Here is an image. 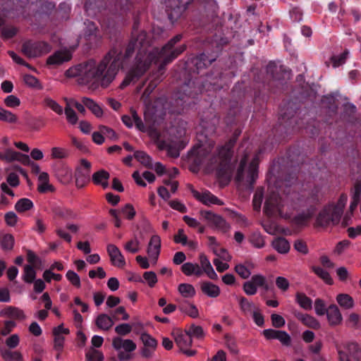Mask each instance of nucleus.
I'll list each match as a JSON object with an SVG mask.
<instances>
[{
  "label": "nucleus",
  "mask_w": 361,
  "mask_h": 361,
  "mask_svg": "<svg viewBox=\"0 0 361 361\" xmlns=\"http://www.w3.org/2000/svg\"><path fill=\"white\" fill-rule=\"evenodd\" d=\"M176 44V42H175L173 38H171L161 49L158 47L152 49V51H157L159 54L157 56L160 60H161V62L159 66V71L164 70L168 63H171L185 50V44H182L178 47L174 48Z\"/></svg>",
  "instance_id": "nucleus-6"
},
{
  "label": "nucleus",
  "mask_w": 361,
  "mask_h": 361,
  "mask_svg": "<svg viewBox=\"0 0 361 361\" xmlns=\"http://www.w3.org/2000/svg\"><path fill=\"white\" fill-rule=\"evenodd\" d=\"M121 212L126 216V218L128 220H132L134 219L136 212L133 206V204L128 203L126 204L121 210Z\"/></svg>",
  "instance_id": "nucleus-62"
},
{
  "label": "nucleus",
  "mask_w": 361,
  "mask_h": 361,
  "mask_svg": "<svg viewBox=\"0 0 361 361\" xmlns=\"http://www.w3.org/2000/svg\"><path fill=\"white\" fill-rule=\"evenodd\" d=\"M239 306L241 311L245 314L252 313V310L254 311L257 309L253 302H250L247 298L243 296L240 297L239 299Z\"/></svg>",
  "instance_id": "nucleus-48"
},
{
  "label": "nucleus",
  "mask_w": 361,
  "mask_h": 361,
  "mask_svg": "<svg viewBox=\"0 0 361 361\" xmlns=\"http://www.w3.org/2000/svg\"><path fill=\"white\" fill-rule=\"evenodd\" d=\"M157 51H150L148 54L137 51L134 63L129 69L124 80L120 85L121 89H124L131 82H137L149 70L152 63H157L161 61L157 55Z\"/></svg>",
  "instance_id": "nucleus-3"
},
{
  "label": "nucleus",
  "mask_w": 361,
  "mask_h": 361,
  "mask_svg": "<svg viewBox=\"0 0 361 361\" xmlns=\"http://www.w3.org/2000/svg\"><path fill=\"white\" fill-rule=\"evenodd\" d=\"M341 349L348 353V356H349L350 360L353 359L355 361H361V348L357 343L354 342L348 343L343 348L341 347Z\"/></svg>",
  "instance_id": "nucleus-30"
},
{
  "label": "nucleus",
  "mask_w": 361,
  "mask_h": 361,
  "mask_svg": "<svg viewBox=\"0 0 361 361\" xmlns=\"http://www.w3.org/2000/svg\"><path fill=\"white\" fill-rule=\"evenodd\" d=\"M178 290L184 298H192L196 293L193 286L189 283H180Z\"/></svg>",
  "instance_id": "nucleus-47"
},
{
  "label": "nucleus",
  "mask_w": 361,
  "mask_h": 361,
  "mask_svg": "<svg viewBox=\"0 0 361 361\" xmlns=\"http://www.w3.org/2000/svg\"><path fill=\"white\" fill-rule=\"evenodd\" d=\"M191 192L197 200L202 202L205 205L216 204L222 205L223 202L219 200L216 196L214 195L212 192L208 190L204 191L202 193L199 192L195 189H192Z\"/></svg>",
  "instance_id": "nucleus-18"
},
{
  "label": "nucleus",
  "mask_w": 361,
  "mask_h": 361,
  "mask_svg": "<svg viewBox=\"0 0 361 361\" xmlns=\"http://www.w3.org/2000/svg\"><path fill=\"white\" fill-rule=\"evenodd\" d=\"M263 335L268 340L277 339L286 346H289L291 343L290 335L284 331L267 329L263 331Z\"/></svg>",
  "instance_id": "nucleus-16"
},
{
  "label": "nucleus",
  "mask_w": 361,
  "mask_h": 361,
  "mask_svg": "<svg viewBox=\"0 0 361 361\" xmlns=\"http://www.w3.org/2000/svg\"><path fill=\"white\" fill-rule=\"evenodd\" d=\"M336 301L338 305L345 309H350L354 306L353 298L346 293H340L336 296Z\"/></svg>",
  "instance_id": "nucleus-42"
},
{
  "label": "nucleus",
  "mask_w": 361,
  "mask_h": 361,
  "mask_svg": "<svg viewBox=\"0 0 361 361\" xmlns=\"http://www.w3.org/2000/svg\"><path fill=\"white\" fill-rule=\"evenodd\" d=\"M312 271L322 279L326 284L332 285L334 280L330 276L329 273L319 267H312Z\"/></svg>",
  "instance_id": "nucleus-46"
},
{
  "label": "nucleus",
  "mask_w": 361,
  "mask_h": 361,
  "mask_svg": "<svg viewBox=\"0 0 361 361\" xmlns=\"http://www.w3.org/2000/svg\"><path fill=\"white\" fill-rule=\"evenodd\" d=\"M0 353L6 361H24L22 353L18 350L2 348L0 350Z\"/></svg>",
  "instance_id": "nucleus-35"
},
{
  "label": "nucleus",
  "mask_w": 361,
  "mask_h": 361,
  "mask_svg": "<svg viewBox=\"0 0 361 361\" xmlns=\"http://www.w3.org/2000/svg\"><path fill=\"white\" fill-rule=\"evenodd\" d=\"M190 3V1L182 3L179 0H169L166 12L168 18L172 23L176 22L182 16Z\"/></svg>",
  "instance_id": "nucleus-13"
},
{
  "label": "nucleus",
  "mask_w": 361,
  "mask_h": 361,
  "mask_svg": "<svg viewBox=\"0 0 361 361\" xmlns=\"http://www.w3.org/2000/svg\"><path fill=\"white\" fill-rule=\"evenodd\" d=\"M144 282L146 281L148 286L153 288L157 283V274L154 271H145L143 274Z\"/></svg>",
  "instance_id": "nucleus-61"
},
{
  "label": "nucleus",
  "mask_w": 361,
  "mask_h": 361,
  "mask_svg": "<svg viewBox=\"0 0 361 361\" xmlns=\"http://www.w3.org/2000/svg\"><path fill=\"white\" fill-rule=\"evenodd\" d=\"M106 250L113 265L118 267H123L126 265L125 258L117 246L109 244Z\"/></svg>",
  "instance_id": "nucleus-19"
},
{
  "label": "nucleus",
  "mask_w": 361,
  "mask_h": 361,
  "mask_svg": "<svg viewBox=\"0 0 361 361\" xmlns=\"http://www.w3.org/2000/svg\"><path fill=\"white\" fill-rule=\"evenodd\" d=\"M197 143L188 153V158H205L212 151L215 142L212 138H207L202 134L197 135Z\"/></svg>",
  "instance_id": "nucleus-7"
},
{
  "label": "nucleus",
  "mask_w": 361,
  "mask_h": 361,
  "mask_svg": "<svg viewBox=\"0 0 361 361\" xmlns=\"http://www.w3.org/2000/svg\"><path fill=\"white\" fill-rule=\"evenodd\" d=\"M87 361H103V354L94 348H92L89 350L85 355Z\"/></svg>",
  "instance_id": "nucleus-57"
},
{
  "label": "nucleus",
  "mask_w": 361,
  "mask_h": 361,
  "mask_svg": "<svg viewBox=\"0 0 361 361\" xmlns=\"http://www.w3.org/2000/svg\"><path fill=\"white\" fill-rule=\"evenodd\" d=\"M71 58L72 54L68 50L56 51L47 58V64L59 66L64 62L69 61Z\"/></svg>",
  "instance_id": "nucleus-20"
},
{
  "label": "nucleus",
  "mask_w": 361,
  "mask_h": 361,
  "mask_svg": "<svg viewBox=\"0 0 361 361\" xmlns=\"http://www.w3.org/2000/svg\"><path fill=\"white\" fill-rule=\"evenodd\" d=\"M64 111L68 122L72 125L76 124L78 120V116L68 104H66Z\"/></svg>",
  "instance_id": "nucleus-58"
},
{
  "label": "nucleus",
  "mask_w": 361,
  "mask_h": 361,
  "mask_svg": "<svg viewBox=\"0 0 361 361\" xmlns=\"http://www.w3.org/2000/svg\"><path fill=\"white\" fill-rule=\"evenodd\" d=\"M216 119L215 116H214L210 120H207L205 118H202L200 121V126L202 130L197 134H202L207 138H211V136L214 135L216 130Z\"/></svg>",
  "instance_id": "nucleus-22"
},
{
  "label": "nucleus",
  "mask_w": 361,
  "mask_h": 361,
  "mask_svg": "<svg viewBox=\"0 0 361 361\" xmlns=\"http://www.w3.org/2000/svg\"><path fill=\"white\" fill-rule=\"evenodd\" d=\"M130 111L136 128L140 131L145 132L146 130L145 126L144 125L141 118L138 116L136 110L133 108H130Z\"/></svg>",
  "instance_id": "nucleus-60"
},
{
  "label": "nucleus",
  "mask_w": 361,
  "mask_h": 361,
  "mask_svg": "<svg viewBox=\"0 0 361 361\" xmlns=\"http://www.w3.org/2000/svg\"><path fill=\"white\" fill-rule=\"evenodd\" d=\"M121 51L113 48L104 56L96 66L95 61L87 62L82 71V80L84 83L92 80L99 82L103 87H107L115 79L119 69L122 68Z\"/></svg>",
  "instance_id": "nucleus-2"
},
{
  "label": "nucleus",
  "mask_w": 361,
  "mask_h": 361,
  "mask_svg": "<svg viewBox=\"0 0 361 361\" xmlns=\"http://www.w3.org/2000/svg\"><path fill=\"white\" fill-rule=\"evenodd\" d=\"M140 163L147 169L154 170L159 176L166 174L167 169L160 162L153 163L152 159H141Z\"/></svg>",
  "instance_id": "nucleus-33"
},
{
  "label": "nucleus",
  "mask_w": 361,
  "mask_h": 361,
  "mask_svg": "<svg viewBox=\"0 0 361 361\" xmlns=\"http://www.w3.org/2000/svg\"><path fill=\"white\" fill-rule=\"evenodd\" d=\"M158 148L160 150H166L167 155L171 158H177L179 157L180 151L183 147L180 142L161 141L158 143Z\"/></svg>",
  "instance_id": "nucleus-21"
},
{
  "label": "nucleus",
  "mask_w": 361,
  "mask_h": 361,
  "mask_svg": "<svg viewBox=\"0 0 361 361\" xmlns=\"http://www.w3.org/2000/svg\"><path fill=\"white\" fill-rule=\"evenodd\" d=\"M91 163L87 159H81L75 168L74 177L78 188H83L90 181Z\"/></svg>",
  "instance_id": "nucleus-10"
},
{
  "label": "nucleus",
  "mask_w": 361,
  "mask_h": 361,
  "mask_svg": "<svg viewBox=\"0 0 361 361\" xmlns=\"http://www.w3.org/2000/svg\"><path fill=\"white\" fill-rule=\"evenodd\" d=\"M349 51L345 49L343 52L340 55H334L331 56L330 61L334 68H337L344 64L348 56Z\"/></svg>",
  "instance_id": "nucleus-45"
},
{
  "label": "nucleus",
  "mask_w": 361,
  "mask_h": 361,
  "mask_svg": "<svg viewBox=\"0 0 361 361\" xmlns=\"http://www.w3.org/2000/svg\"><path fill=\"white\" fill-rule=\"evenodd\" d=\"M131 40H134L135 44L138 46V51H142V54H147V48L149 47V39L147 33L145 30L135 33V35H132Z\"/></svg>",
  "instance_id": "nucleus-24"
},
{
  "label": "nucleus",
  "mask_w": 361,
  "mask_h": 361,
  "mask_svg": "<svg viewBox=\"0 0 361 361\" xmlns=\"http://www.w3.org/2000/svg\"><path fill=\"white\" fill-rule=\"evenodd\" d=\"M322 105L324 109H326V113L332 116L336 115L338 110V106L336 103V99L332 97H325L322 99Z\"/></svg>",
  "instance_id": "nucleus-38"
},
{
  "label": "nucleus",
  "mask_w": 361,
  "mask_h": 361,
  "mask_svg": "<svg viewBox=\"0 0 361 361\" xmlns=\"http://www.w3.org/2000/svg\"><path fill=\"white\" fill-rule=\"evenodd\" d=\"M14 237L13 235L7 233L4 235L0 240V245L4 250H11L14 245Z\"/></svg>",
  "instance_id": "nucleus-49"
},
{
  "label": "nucleus",
  "mask_w": 361,
  "mask_h": 361,
  "mask_svg": "<svg viewBox=\"0 0 361 361\" xmlns=\"http://www.w3.org/2000/svg\"><path fill=\"white\" fill-rule=\"evenodd\" d=\"M295 301L300 307L305 310H310L312 308V300L304 293L298 292L295 295Z\"/></svg>",
  "instance_id": "nucleus-41"
},
{
  "label": "nucleus",
  "mask_w": 361,
  "mask_h": 361,
  "mask_svg": "<svg viewBox=\"0 0 361 361\" xmlns=\"http://www.w3.org/2000/svg\"><path fill=\"white\" fill-rule=\"evenodd\" d=\"M51 50V46L44 41L25 42L21 47L22 53L28 58H36L47 54Z\"/></svg>",
  "instance_id": "nucleus-8"
},
{
  "label": "nucleus",
  "mask_w": 361,
  "mask_h": 361,
  "mask_svg": "<svg viewBox=\"0 0 361 361\" xmlns=\"http://www.w3.org/2000/svg\"><path fill=\"white\" fill-rule=\"evenodd\" d=\"M43 104L47 107L51 109L52 111L56 112L59 115H61L63 114V108L62 106L56 102L55 100L52 99L50 97H45L43 100Z\"/></svg>",
  "instance_id": "nucleus-52"
},
{
  "label": "nucleus",
  "mask_w": 361,
  "mask_h": 361,
  "mask_svg": "<svg viewBox=\"0 0 361 361\" xmlns=\"http://www.w3.org/2000/svg\"><path fill=\"white\" fill-rule=\"evenodd\" d=\"M360 195H361V181L357 180L354 185L352 201H351L350 205V210L351 211V212H353L357 207V205L360 202Z\"/></svg>",
  "instance_id": "nucleus-40"
},
{
  "label": "nucleus",
  "mask_w": 361,
  "mask_h": 361,
  "mask_svg": "<svg viewBox=\"0 0 361 361\" xmlns=\"http://www.w3.org/2000/svg\"><path fill=\"white\" fill-rule=\"evenodd\" d=\"M273 247L281 254H286L290 250L289 242L283 237H278L272 242Z\"/></svg>",
  "instance_id": "nucleus-36"
},
{
  "label": "nucleus",
  "mask_w": 361,
  "mask_h": 361,
  "mask_svg": "<svg viewBox=\"0 0 361 361\" xmlns=\"http://www.w3.org/2000/svg\"><path fill=\"white\" fill-rule=\"evenodd\" d=\"M36 271L32 265H25L23 279L25 283H32L35 281Z\"/></svg>",
  "instance_id": "nucleus-50"
},
{
  "label": "nucleus",
  "mask_w": 361,
  "mask_h": 361,
  "mask_svg": "<svg viewBox=\"0 0 361 361\" xmlns=\"http://www.w3.org/2000/svg\"><path fill=\"white\" fill-rule=\"evenodd\" d=\"M267 72L275 80H283L290 77V72L283 66L272 61L267 65Z\"/></svg>",
  "instance_id": "nucleus-15"
},
{
  "label": "nucleus",
  "mask_w": 361,
  "mask_h": 361,
  "mask_svg": "<svg viewBox=\"0 0 361 361\" xmlns=\"http://www.w3.org/2000/svg\"><path fill=\"white\" fill-rule=\"evenodd\" d=\"M112 345L116 350L119 351L118 358L121 361H126L130 359V355L121 351V348H123L126 353L133 352L136 349V344L132 340H123L118 336L113 338Z\"/></svg>",
  "instance_id": "nucleus-11"
},
{
  "label": "nucleus",
  "mask_w": 361,
  "mask_h": 361,
  "mask_svg": "<svg viewBox=\"0 0 361 361\" xmlns=\"http://www.w3.org/2000/svg\"><path fill=\"white\" fill-rule=\"evenodd\" d=\"M147 251L150 257L157 260L161 251V238L158 235L151 237Z\"/></svg>",
  "instance_id": "nucleus-25"
},
{
  "label": "nucleus",
  "mask_w": 361,
  "mask_h": 361,
  "mask_svg": "<svg viewBox=\"0 0 361 361\" xmlns=\"http://www.w3.org/2000/svg\"><path fill=\"white\" fill-rule=\"evenodd\" d=\"M192 159L189 169L197 173L203 164L206 173L215 172L219 178L229 182L235 171V181L238 185L244 183L249 190H253L258 178L259 164L260 159Z\"/></svg>",
  "instance_id": "nucleus-1"
},
{
  "label": "nucleus",
  "mask_w": 361,
  "mask_h": 361,
  "mask_svg": "<svg viewBox=\"0 0 361 361\" xmlns=\"http://www.w3.org/2000/svg\"><path fill=\"white\" fill-rule=\"evenodd\" d=\"M0 316L14 319H24L25 316L23 311L18 307L8 306L0 312Z\"/></svg>",
  "instance_id": "nucleus-29"
},
{
  "label": "nucleus",
  "mask_w": 361,
  "mask_h": 361,
  "mask_svg": "<svg viewBox=\"0 0 361 361\" xmlns=\"http://www.w3.org/2000/svg\"><path fill=\"white\" fill-rule=\"evenodd\" d=\"M175 341L181 349H183V347L191 346L192 343V340L188 332H187V330L185 331V333L181 331L178 332L175 336Z\"/></svg>",
  "instance_id": "nucleus-39"
},
{
  "label": "nucleus",
  "mask_w": 361,
  "mask_h": 361,
  "mask_svg": "<svg viewBox=\"0 0 361 361\" xmlns=\"http://www.w3.org/2000/svg\"><path fill=\"white\" fill-rule=\"evenodd\" d=\"M4 102L5 105L8 108H16L20 106V101L16 96L11 94L6 97Z\"/></svg>",
  "instance_id": "nucleus-63"
},
{
  "label": "nucleus",
  "mask_w": 361,
  "mask_h": 361,
  "mask_svg": "<svg viewBox=\"0 0 361 361\" xmlns=\"http://www.w3.org/2000/svg\"><path fill=\"white\" fill-rule=\"evenodd\" d=\"M295 159H273L267 172L269 178H274V181L284 182L286 185H290L297 178L299 171Z\"/></svg>",
  "instance_id": "nucleus-4"
},
{
  "label": "nucleus",
  "mask_w": 361,
  "mask_h": 361,
  "mask_svg": "<svg viewBox=\"0 0 361 361\" xmlns=\"http://www.w3.org/2000/svg\"><path fill=\"white\" fill-rule=\"evenodd\" d=\"M347 200V195L341 194L336 204H331L324 207L318 214L317 223L322 226H327L331 223L334 225L338 224L343 213Z\"/></svg>",
  "instance_id": "nucleus-5"
},
{
  "label": "nucleus",
  "mask_w": 361,
  "mask_h": 361,
  "mask_svg": "<svg viewBox=\"0 0 361 361\" xmlns=\"http://www.w3.org/2000/svg\"><path fill=\"white\" fill-rule=\"evenodd\" d=\"M182 272L188 276L195 275L200 277L203 274V270L197 263L185 262L181 266Z\"/></svg>",
  "instance_id": "nucleus-31"
},
{
  "label": "nucleus",
  "mask_w": 361,
  "mask_h": 361,
  "mask_svg": "<svg viewBox=\"0 0 361 361\" xmlns=\"http://www.w3.org/2000/svg\"><path fill=\"white\" fill-rule=\"evenodd\" d=\"M23 80L26 85H27L30 87L36 88L38 90L42 89V85L40 83L39 80L32 75H25L23 77Z\"/></svg>",
  "instance_id": "nucleus-53"
},
{
  "label": "nucleus",
  "mask_w": 361,
  "mask_h": 361,
  "mask_svg": "<svg viewBox=\"0 0 361 361\" xmlns=\"http://www.w3.org/2000/svg\"><path fill=\"white\" fill-rule=\"evenodd\" d=\"M140 339L145 347L150 348L151 349L154 350L157 345V340L147 333H142L140 336Z\"/></svg>",
  "instance_id": "nucleus-54"
},
{
  "label": "nucleus",
  "mask_w": 361,
  "mask_h": 361,
  "mask_svg": "<svg viewBox=\"0 0 361 361\" xmlns=\"http://www.w3.org/2000/svg\"><path fill=\"white\" fill-rule=\"evenodd\" d=\"M200 215L208 222L209 225L214 226L219 229L226 231L229 228L228 224L222 216L216 214L212 212L201 210Z\"/></svg>",
  "instance_id": "nucleus-14"
},
{
  "label": "nucleus",
  "mask_w": 361,
  "mask_h": 361,
  "mask_svg": "<svg viewBox=\"0 0 361 361\" xmlns=\"http://www.w3.org/2000/svg\"><path fill=\"white\" fill-rule=\"evenodd\" d=\"M187 332H188L191 338L195 337L198 339H201L204 336V332L202 326L195 324L190 325L188 329H187Z\"/></svg>",
  "instance_id": "nucleus-56"
},
{
  "label": "nucleus",
  "mask_w": 361,
  "mask_h": 361,
  "mask_svg": "<svg viewBox=\"0 0 361 361\" xmlns=\"http://www.w3.org/2000/svg\"><path fill=\"white\" fill-rule=\"evenodd\" d=\"M32 202L28 198H21L15 204V209L18 212H25L33 207Z\"/></svg>",
  "instance_id": "nucleus-44"
},
{
  "label": "nucleus",
  "mask_w": 361,
  "mask_h": 361,
  "mask_svg": "<svg viewBox=\"0 0 361 361\" xmlns=\"http://www.w3.org/2000/svg\"><path fill=\"white\" fill-rule=\"evenodd\" d=\"M237 136L234 135L224 145L217 148L219 158H232L233 147L236 143Z\"/></svg>",
  "instance_id": "nucleus-23"
},
{
  "label": "nucleus",
  "mask_w": 361,
  "mask_h": 361,
  "mask_svg": "<svg viewBox=\"0 0 361 361\" xmlns=\"http://www.w3.org/2000/svg\"><path fill=\"white\" fill-rule=\"evenodd\" d=\"M82 102L97 117L99 118V117L102 116V115H103L102 109L93 99L88 98V97H82Z\"/></svg>",
  "instance_id": "nucleus-37"
},
{
  "label": "nucleus",
  "mask_w": 361,
  "mask_h": 361,
  "mask_svg": "<svg viewBox=\"0 0 361 361\" xmlns=\"http://www.w3.org/2000/svg\"><path fill=\"white\" fill-rule=\"evenodd\" d=\"M111 317L106 314H100L97 316L95 324L97 326L104 331L109 330L114 325V322Z\"/></svg>",
  "instance_id": "nucleus-34"
},
{
  "label": "nucleus",
  "mask_w": 361,
  "mask_h": 361,
  "mask_svg": "<svg viewBox=\"0 0 361 361\" xmlns=\"http://www.w3.org/2000/svg\"><path fill=\"white\" fill-rule=\"evenodd\" d=\"M250 242L257 248L264 246V240L259 233H253L250 237Z\"/></svg>",
  "instance_id": "nucleus-59"
},
{
  "label": "nucleus",
  "mask_w": 361,
  "mask_h": 361,
  "mask_svg": "<svg viewBox=\"0 0 361 361\" xmlns=\"http://www.w3.org/2000/svg\"><path fill=\"white\" fill-rule=\"evenodd\" d=\"M180 311L187 314L192 318H197L199 315L198 310L196 306L191 303H182L178 307Z\"/></svg>",
  "instance_id": "nucleus-43"
},
{
  "label": "nucleus",
  "mask_w": 361,
  "mask_h": 361,
  "mask_svg": "<svg viewBox=\"0 0 361 361\" xmlns=\"http://www.w3.org/2000/svg\"><path fill=\"white\" fill-rule=\"evenodd\" d=\"M124 249L128 252L137 253L140 250V241L137 238L131 239L124 245Z\"/></svg>",
  "instance_id": "nucleus-55"
},
{
  "label": "nucleus",
  "mask_w": 361,
  "mask_h": 361,
  "mask_svg": "<svg viewBox=\"0 0 361 361\" xmlns=\"http://www.w3.org/2000/svg\"><path fill=\"white\" fill-rule=\"evenodd\" d=\"M110 178L109 173L104 170L100 169L92 174V179L94 184L101 185L104 189L109 187V179Z\"/></svg>",
  "instance_id": "nucleus-27"
},
{
  "label": "nucleus",
  "mask_w": 361,
  "mask_h": 361,
  "mask_svg": "<svg viewBox=\"0 0 361 361\" xmlns=\"http://www.w3.org/2000/svg\"><path fill=\"white\" fill-rule=\"evenodd\" d=\"M201 290L204 295L210 298H216L220 295L219 287L209 281L201 283Z\"/></svg>",
  "instance_id": "nucleus-32"
},
{
  "label": "nucleus",
  "mask_w": 361,
  "mask_h": 361,
  "mask_svg": "<svg viewBox=\"0 0 361 361\" xmlns=\"http://www.w3.org/2000/svg\"><path fill=\"white\" fill-rule=\"evenodd\" d=\"M0 121L10 123H16L18 121V116L0 106Z\"/></svg>",
  "instance_id": "nucleus-51"
},
{
  "label": "nucleus",
  "mask_w": 361,
  "mask_h": 361,
  "mask_svg": "<svg viewBox=\"0 0 361 361\" xmlns=\"http://www.w3.org/2000/svg\"><path fill=\"white\" fill-rule=\"evenodd\" d=\"M217 58L218 55L216 54L204 51L192 57L190 63L192 66L193 71L198 74L209 68Z\"/></svg>",
  "instance_id": "nucleus-9"
},
{
  "label": "nucleus",
  "mask_w": 361,
  "mask_h": 361,
  "mask_svg": "<svg viewBox=\"0 0 361 361\" xmlns=\"http://www.w3.org/2000/svg\"><path fill=\"white\" fill-rule=\"evenodd\" d=\"M325 314H326L331 326H336L341 323L343 317L338 307L336 305H329Z\"/></svg>",
  "instance_id": "nucleus-26"
},
{
  "label": "nucleus",
  "mask_w": 361,
  "mask_h": 361,
  "mask_svg": "<svg viewBox=\"0 0 361 361\" xmlns=\"http://www.w3.org/2000/svg\"><path fill=\"white\" fill-rule=\"evenodd\" d=\"M264 212L267 216H275L283 214L281 197L276 193H271L265 200Z\"/></svg>",
  "instance_id": "nucleus-12"
},
{
  "label": "nucleus",
  "mask_w": 361,
  "mask_h": 361,
  "mask_svg": "<svg viewBox=\"0 0 361 361\" xmlns=\"http://www.w3.org/2000/svg\"><path fill=\"white\" fill-rule=\"evenodd\" d=\"M235 272L243 279H248L251 271L243 264H239L235 267Z\"/></svg>",
  "instance_id": "nucleus-64"
},
{
  "label": "nucleus",
  "mask_w": 361,
  "mask_h": 361,
  "mask_svg": "<svg viewBox=\"0 0 361 361\" xmlns=\"http://www.w3.org/2000/svg\"><path fill=\"white\" fill-rule=\"evenodd\" d=\"M298 109V105L293 102L288 101L285 102L280 110L279 121L281 123H286L293 118Z\"/></svg>",
  "instance_id": "nucleus-17"
},
{
  "label": "nucleus",
  "mask_w": 361,
  "mask_h": 361,
  "mask_svg": "<svg viewBox=\"0 0 361 361\" xmlns=\"http://www.w3.org/2000/svg\"><path fill=\"white\" fill-rule=\"evenodd\" d=\"M294 315L305 326L309 328L318 329L320 327L319 322L317 320V319L310 314H303L300 312L295 311L294 312Z\"/></svg>",
  "instance_id": "nucleus-28"
}]
</instances>
